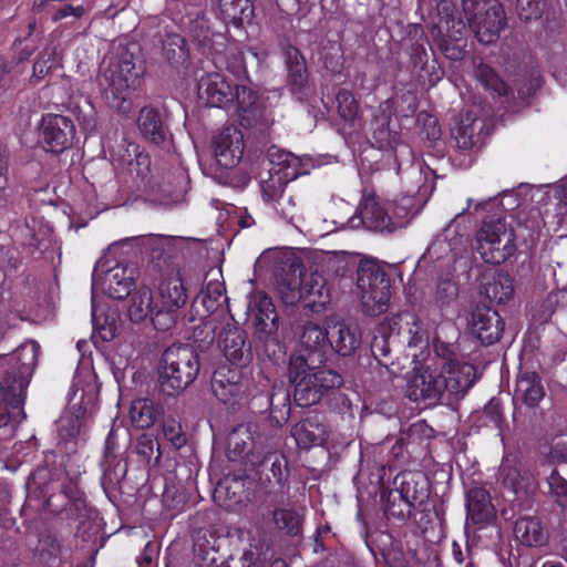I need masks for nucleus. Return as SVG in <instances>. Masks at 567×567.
I'll list each match as a JSON object with an SVG mask.
<instances>
[{
    "mask_svg": "<svg viewBox=\"0 0 567 567\" xmlns=\"http://www.w3.org/2000/svg\"><path fill=\"white\" fill-rule=\"evenodd\" d=\"M288 71L287 85L297 100L303 101L309 94L308 72L300 51L295 47L285 50Z\"/></svg>",
    "mask_w": 567,
    "mask_h": 567,
    "instance_id": "obj_24",
    "label": "nucleus"
},
{
    "mask_svg": "<svg viewBox=\"0 0 567 567\" xmlns=\"http://www.w3.org/2000/svg\"><path fill=\"white\" fill-rule=\"evenodd\" d=\"M404 483L405 481H402V487L390 493V497L393 499V505L388 507L390 515L402 519L410 514L413 503L416 499L415 495L411 494L409 488L405 489L403 487Z\"/></svg>",
    "mask_w": 567,
    "mask_h": 567,
    "instance_id": "obj_43",
    "label": "nucleus"
},
{
    "mask_svg": "<svg viewBox=\"0 0 567 567\" xmlns=\"http://www.w3.org/2000/svg\"><path fill=\"white\" fill-rule=\"evenodd\" d=\"M39 344L28 341L21 344L10 357L18 363L17 374L0 383V436L12 435L17 423L24 419L23 404L29 380L24 377L37 365Z\"/></svg>",
    "mask_w": 567,
    "mask_h": 567,
    "instance_id": "obj_3",
    "label": "nucleus"
},
{
    "mask_svg": "<svg viewBox=\"0 0 567 567\" xmlns=\"http://www.w3.org/2000/svg\"><path fill=\"white\" fill-rule=\"evenodd\" d=\"M83 13L84 8L82 6L65 4L54 12L53 20L58 21L71 16L74 18H79Z\"/></svg>",
    "mask_w": 567,
    "mask_h": 567,
    "instance_id": "obj_57",
    "label": "nucleus"
},
{
    "mask_svg": "<svg viewBox=\"0 0 567 567\" xmlns=\"http://www.w3.org/2000/svg\"><path fill=\"white\" fill-rule=\"evenodd\" d=\"M268 158L270 167L267 178L260 181V190L264 202L269 206L282 198L288 183L309 174L313 165L308 157H298L277 147L268 151Z\"/></svg>",
    "mask_w": 567,
    "mask_h": 567,
    "instance_id": "obj_5",
    "label": "nucleus"
},
{
    "mask_svg": "<svg viewBox=\"0 0 567 567\" xmlns=\"http://www.w3.org/2000/svg\"><path fill=\"white\" fill-rule=\"evenodd\" d=\"M515 538L524 546L540 547L547 543V533L536 517H523L514 526Z\"/></svg>",
    "mask_w": 567,
    "mask_h": 567,
    "instance_id": "obj_36",
    "label": "nucleus"
},
{
    "mask_svg": "<svg viewBox=\"0 0 567 567\" xmlns=\"http://www.w3.org/2000/svg\"><path fill=\"white\" fill-rule=\"evenodd\" d=\"M338 112L346 121H353L360 113L359 104L348 90H340L337 94Z\"/></svg>",
    "mask_w": 567,
    "mask_h": 567,
    "instance_id": "obj_47",
    "label": "nucleus"
},
{
    "mask_svg": "<svg viewBox=\"0 0 567 567\" xmlns=\"http://www.w3.org/2000/svg\"><path fill=\"white\" fill-rule=\"evenodd\" d=\"M382 116L379 118L375 116L373 120V138L380 150H392L396 154L409 153V147L404 144H398L395 136L389 130L390 115L392 112V102L385 101L379 106Z\"/></svg>",
    "mask_w": 567,
    "mask_h": 567,
    "instance_id": "obj_29",
    "label": "nucleus"
},
{
    "mask_svg": "<svg viewBox=\"0 0 567 567\" xmlns=\"http://www.w3.org/2000/svg\"><path fill=\"white\" fill-rule=\"evenodd\" d=\"M198 96L213 107H227L236 104L238 110L248 111L257 101L256 94L246 86L233 87L218 72L207 73L198 82Z\"/></svg>",
    "mask_w": 567,
    "mask_h": 567,
    "instance_id": "obj_12",
    "label": "nucleus"
},
{
    "mask_svg": "<svg viewBox=\"0 0 567 567\" xmlns=\"http://www.w3.org/2000/svg\"><path fill=\"white\" fill-rule=\"evenodd\" d=\"M291 435L301 449H310L323 444L328 437L327 426L318 416L308 417L291 429Z\"/></svg>",
    "mask_w": 567,
    "mask_h": 567,
    "instance_id": "obj_27",
    "label": "nucleus"
},
{
    "mask_svg": "<svg viewBox=\"0 0 567 567\" xmlns=\"http://www.w3.org/2000/svg\"><path fill=\"white\" fill-rule=\"evenodd\" d=\"M477 120H471L470 115L466 116L465 121H462V125L457 130L455 138L457 144L467 148L474 144V126L476 125Z\"/></svg>",
    "mask_w": 567,
    "mask_h": 567,
    "instance_id": "obj_52",
    "label": "nucleus"
},
{
    "mask_svg": "<svg viewBox=\"0 0 567 567\" xmlns=\"http://www.w3.org/2000/svg\"><path fill=\"white\" fill-rule=\"evenodd\" d=\"M409 177L416 178L417 189L416 196L417 200H426L427 197L434 189V184L430 181L431 172L427 169L423 171V167L420 163H413L406 171Z\"/></svg>",
    "mask_w": 567,
    "mask_h": 567,
    "instance_id": "obj_45",
    "label": "nucleus"
},
{
    "mask_svg": "<svg viewBox=\"0 0 567 567\" xmlns=\"http://www.w3.org/2000/svg\"><path fill=\"white\" fill-rule=\"evenodd\" d=\"M286 303L302 300L313 311H319L331 301V290L322 275L306 272L299 264H292L287 278L278 284Z\"/></svg>",
    "mask_w": 567,
    "mask_h": 567,
    "instance_id": "obj_7",
    "label": "nucleus"
},
{
    "mask_svg": "<svg viewBox=\"0 0 567 567\" xmlns=\"http://www.w3.org/2000/svg\"><path fill=\"white\" fill-rule=\"evenodd\" d=\"M163 408L147 398L136 399L131 403L128 417L136 429H148L162 416Z\"/></svg>",
    "mask_w": 567,
    "mask_h": 567,
    "instance_id": "obj_34",
    "label": "nucleus"
},
{
    "mask_svg": "<svg viewBox=\"0 0 567 567\" xmlns=\"http://www.w3.org/2000/svg\"><path fill=\"white\" fill-rule=\"evenodd\" d=\"M269 207L282 219L295 224L300 218L297 215V205L292 195H284L275 204H270Z\"/></svg>",
    "mask_w": 567,
    "mask_h": 567,
    "instance_id": "obj_48",
    "label": "nucleus"
},
{
    "mask_svg": "<svg viewBox=\"0 0 567 567\" xmlns=\"http://www.w3.org/2000/svg\"><path fill=\"white\" fill-rule=\"evenodd\" d=\"M475 76L486 90L496 93L498 96L506 95L507 85L488 65L480 64L475 70Z\"/></svg>",
    "mask_w": 567,
    "mask_h": 567,
    "instance_id": "obj_44",
    "label": "nucleus"
},
{
    "mask_svg": "<svg viewBox=\"0 0 567 567\" xmlns=\"http://www.w3.org/2000/svg\"><path fill=\"white\" fill-rule=\"evenodd\" d=\"M482 293L491 301L505 303L514 296L513 281L508 275L501 271L485 275Z\"/></svg>",
    "mask_w": 567,
    "mask_h": 567,
    "instance_id": "obj_35",
    "label": "nucleus"
},
{
    "mask_svg": "<svg viewBox=\"0 0 567 567\" xmlns=\"http://www.w3.org/2000/svg\"><path fill=\"white\" fill-rule=\"evenodd\" d=\"M115 451V439L114 434L111 431L105 440V451H104V457L105 461H109L114 455Z\"/></svg>",
    "mask_w": 567,
    "mask_h": 567,
    "instance_id": "obj_62",
    "label": "nucleus"
},
{
    "mask_svg": "<svg viewBox=\"0 0 567 567\" xmlns=\"http://www.w3.org/2000/svg\"><path fill=\"white\" fill-rule=\"evenodd\" d=\"M543 0H517V13L522 20H536L542 16Z\"/></svg>",
    "mask_w": 567,
    "mask_h": 567,
    "instance_id": "obj_51",
    "label": "nucleus"
},
{
    "mask_svg": "<svg viewBox=\"0 0 567 567\" xmlns=\"http://www.w3.org/2000/svg\"><path fill=\"white\" fill-rule=\"evenodd\" d=\"M357 287L363 311L379 316L386 311L391 298L390 279L374 260H362L358 268Z\"/></svg>",
    "mask_w": 567,
    "mask_h": 567,
    "instance_id": "obj_10",
    "label": "nucleus"
},
{
    "mask_svg": "<svg viewBox=\"0 0 567 567\" xmlns=\"http://www.w3.org/2000/svg\"><path fill=\"white\" fill-rule=\"evenodd\" d=\"M225 293L223 281L218 279L207 281L192 305L195 316L204 320L215 313H224V305L227 301Z\"/></svg>",
    "mask_w": 567,
    "mask_h": 567,
    "instance_id": "obj_23",
    "label": "nucleus"
},
{
    "mask_svg": "<svg viewBox=\"0 0 567 567\" xmlns=\"http://www.w3.org/2000/svg\"><path fill=\"white\" fill-rule=\"evenodd\" d=\"M198 372V357L190 347H169L162 358L159 369L161 389L171 395L178 393L194 382Z\"/></svg>",
    "mask_w": 567,
    "mask_h": 567,
    "instance_id": "obj_9",
    "label": "nucleus"
},
{
    "mask_svg": "<svg viewBox=\"0 0 567 567\" xmlns=\"http://www.w3.org/2000/svg\"><path fill=\"white\" fill-rule=\"evenodd\" d=\"M157 322L172 328L177 320V313L188 301L187 289L178 272L163 277L155 292Z\"/></svg>",
    "mask_w": 567,
    "mask_h": 567,
    "instance_id": "obj_15",
    "label": "nucleus"
},
{
    "mask_svg": "<svg viewBox=\"0 0 567 567\" xmlns=\"http://www.w3.org/2000/svg\"><path fill=\"white\" fill-rule=\"evenodd\" d=\"M137 127L143 137L151 143L161 144L166 138L159 112L154 107L145 106L140 111Z\"/></svg>",
    "mask_w": 567,
    "mask_h": 567,
    "instance_id": "obj_37",
    "label": "nucleus"
},
{
    "mask_svg": "<svg viewBox=\"0 0 567 567\" xmlns=\"http://www.w3.org/2000/svg\"><path fill=\"white\" fill-rule=\"evenodd\" d=\"M254 8L249 0H219V16L226 23L236 27L249 22Z\"/></svg>",
    "mask_w": 567,
    "mask_h": 567,
    "instance_id": "obj_40",
    "label": "nucleus"
},
{
    "mask_svg": "<svg viewBox=\"0 0 567 567\" xmlns=\"http://www.w3.org/2000/svg\"><path fill=\"white\" fill-rule=\"evenodd\" d=\"M417 210L410 197L393 204L365 189L359 205V224L369 230L392 233L404 227Z\"/></svg>",
    "mask_w": 567,
    "mask_h": 567,
    "instance_id": "obj_4",
    "label": "nucleus"
},
{
    "mask_svg": "<svg viewBox=\"0 0 567 567\" xmlns=\"http://www.w3.org/2000/svg\"><path fill=\"white\" fill-rule=\"evenodd\" d=\"M227 489H228L227 481L220 482L215 489V494H214L215 499L220 502L223 499L224 495L226 494Z\"/></svg>",
    "mask_w": 567,
    "mask_h": 567,
    "instance_id": "obj_63",
    "label": "nucleus"
},
{
    "mask_svg": "<svg viewBox=\"0 0 567 567\" xmlns=\"http://www.w3.org/2000/svg\"><path fill=\"white\" fill-rule=\"evenodd\" d=\"M456 291H457L456 286L452 281L444 280L439 286L437 295H439V298H441V299L453 298L454 296H456Z\"/></svg>",
    "mask_w": 567,
    "mask_h": 567,
    "instance_id": "obj_61",
    "label": "nucleus"
},
{
    "mask_svg": "<svg viewBox=\"0 0 567 567\" xmlns=\"http://www.w3.org/2000/svg\"><path fill=\"white\" fill-rule=\"evenodd\" d=\"M163 434L165 439L175 447L181 449L186 443V436L182 426L175 419H168L163 424Z\"/></svg>",
    "mask_w": 567,
    "mask_h": 567,
    "instance_id": "obj_49",
    "label": "nucleus"
},
{
    "mask_svg": "<svg viewBox=\"0 0 567 567\" xmlns=\"http://www.w3.org/2000/svg\"><path fill=\"white\" fill-rule=\"evenodd\" d=\"M464 13L480 42H494L505 25V12L497 0H462Z\"/></svg>",
    "mask_w": 567,
    "mask_h": 567,
    "instance_id": "obj_13",
    "label": "nucleus"
},
{
    "mask_svg": "<svg viewBox=\"0 0 567 567\" xmlns=\"http://www.w3.org/2000/svg\"><path fill=\"white\" fill-rule=\"evenodd\" d=\"M289 375L295 386V400L300 406L316 404L324 392L342 384V377L336 371L311 369L302 359L291 362Z\"/></svg>",
    "mask_w": 567,
    "mask_h": 567,
    "instance_id": "obj_8",
    "label": "nucleus"
},
{
    "mask_svg": "<svg viewBox=\"0 0 567 567\" xmlns=\"http://www.w3.org/2000/svg\"><path fill=\"white\" fill-rule=\"evenodd\" d=\"M248 309L256 319L258 331L271 336L278 330V316L271 299L262 291L249 296Z\"/></svg>",
    "mask_w": 567,
    "mask_h": 567,
    "instance_id": "obj_25",
    "label": "nucleus"
},
{
    "mask_svg": "<svg viewBox=\"0 0 567 567\" xmlns=\"http://www.w3.org/2000/svg\"><path fill=\"white\" fill-rule=\"evenodd\" d=\"M548 486L556 502L565 506L567 504V481L556 470L548 477Z\"/></svg>",
    "mask_w": 567,
    "mask_h": 567,
    "instance_id": "obj_50",
    "label": "nucleus"
},
{
    "mask_svg": "<svg viewBox=\"0 0 567 567\" xmlns=\"http://www.w3.org/2000/svg\"><path fill=\"white\" fill-rule=\"evenodd\" d=\"M451 233V226L444 229V233L439 235L432 244L427 247L425 254L421 258V262H440L450 265L455 260L457 243L462 240V237L449 240Z\"/></svg>",
    "mask_w": 567,
    "mask_h": 567,
    "instance_id": "obj_33",
    "label": "nucleus"
},
{
    "mask_svg": "<svg viewBox=\"0 0 567 567\" xmlns=\"http://www.w3.org/2000/svg\"><path fill=\"white\" fill-rule=\"evenodd\" d=\"M237 380V371L228 370V374H226L224 368L218 369L215 371L212 379V391L214 395L223 403L231 402L240 392Z\"/></svg>",
    "mask_w": 567,
    "mask_h": 567,
    "instance_id": "obj_38",
    "label": "nucleus"
},
{
    "mask_svg": "<svg viewBox=\"0 0 567 567\" xmlns=\"http://www.w3.org/2000/svg\"><path fill=\"white\" fill-rule=\"evenodd\" d=\"M523 186L529 185L522 184L516 189L504 192L499 200L497 198H488L486 200L475 203V210H489L496 205L502 206L504 210H513L529 203L536 204L535 200L530 199V195L518 194Z\"/></svg>",
    "mask_w": 567,
    "mask_h": 567,
    "instance_id": "obj_41",
    "label": "nucleus"
},
{
    "mask_svg": "<svg viewBox=\"0 0 567 567\" xmlns=\"http://www.w3.org/2000/svg\"><path fill=\"white\" fill-rule=\"evenodd\" d=\"M45 471H37L32 476H30L28 481V486L37 485L40 483V480L44 478Z\"/></svg>",
    "mask_w": 567,
    "mask_h": 567,
    "instance_id": "obj_64",
    "label": "nucleus"
},
{
    "mask_svg": "<svg viewBox=\"0 0 567 567\" xmlns=\"http://www.w3.org/2000/svg\"><path fill=\"white\" fill-rule=\"evenodd\" d=\"M306 508L297 504H287L277 507L272 513L276 527L290 536H298L302 532Z\"/></svg>",
    "mask_w": 567,
    "mask_h": 567,
    "instance_id": "obj_32",
    "label": "nucleus"
},
{
    "mask_svg": "<svg viewBox=\"0 0 567 567\" xmlns=\"http://www.w3.org/2000/svg\"><path fill=\"white\" fill-rule=\"evenodd\" d=\"M476 248L485 262L501 265L516 252V235L504 219L484 220L476 234Z\"/></svg>",
    "mask_w": 567,
    "mask_h": 567,
    "instance_id": "obj_11",
    "label": "nucleus"
},
{
    "mask_svg": "<svg viewBox=\"0 0 567 567\" xmlns=\"http://www.w3.org/2000/svg\"><path fill=\"white\" fill-rule=\"evenodd\" d=\"M518 194L530 195L544 214L563 218L567 215V178L547 186H523Z\"/></svg>",
    "mask_w": 567,
    "mask_h": 567,
    "instance_id": "obj_18",
    "label": "nucleus"
},
{
    "mask_svg": "<svg viewBox=\"0 0 567 567\" xmlns=\"http://www.w3.org/2000/svg\"><path fill=\"white\" fill-rule=\"evenodd\" d=\"M155 449L159 452V444L156 439L150 434H143L138 437L136 443V452L138 455L143 456L145 460H150L154 454ZM161 453H158L157 457H159Z\"/></svg>",
    "mask_w": 567,
    "mask_h": 567,
    "instance_id": "obj_53",
    "label": "nucleus"
},
{
    "mask_svg": "<svg viewBox=\"0 0 567 567\" xmlns=\"http://www.w3.org/2000/svg\"><path fill=\"white\" fill-rule=\"evenodd\" d=\"M391 334H396L409 347H423L429 341V330L413 312L403 311L390 320Z\"/></svg>",
    "mask_w": 567,
    "mask_h": 567,
    "instance_id": "obj_21",
    "label": "nucleus"
},
{
    "mask_svg": "<svg viewBox=\"0 0 567 567\" xmlns=\"http://www.w3.org/2000/svg\"><path fill=\"white\" fill-rule=\"evenodd\" d=\"M38 132V143L47 152L61 153L69 148L75 135L73 121L61 114L42 116Z\"/></svg>",
    "mask_w": 567,
    "mask_h": 567,
    "instance_id": "obj_16",
    "label": "nucleus"
},
{
    "mask_svg": "<svg viewBox=\"0 0 567 567\" xmlns=\"http://www.w3.org/2000/svg\"><path fill=\"white\" fill-rule=\"evenodd\" d=\"M97 405V392L93 386L75 390L68 409L58 421V431L62 439H76L82 435Z\"/></svg>",
    "mask_w": 567,
    "mask_h": 567,
    "instance_id": "obj_14",
    "label": "nucleus"
},
{
    "mask_svg": "<svg viewBox=\"0 0 567 567\" xmlns=\"http://www.w3.org/2000/svg\"><path fill=\"white\" fill-rule=\"evenodd\" d=\"M167 240L168 238L162 235H147L125 238L110 246L107 254L95 264L92 274V321L94 326L97 293H105L114 299H123L130 295L138 276L135 266L111 258L117 246L135 241L145 250L155 251L162 249Z\"/></svg>",
    "mask_w": 567,
    "mask_h": 567,
    "instance_id": "obj_1",
    "label": "nucleus"
},
{
    "mask_svg": "<svg viewBox=\"0 0 567 567\" xmlns=\"http://www.w3.org/2000/svg\"><path fill=\"white\" fill-rule=\"evenodd\" d=\"M271 472L275 478L281 481L287 472V460L282 454L274 453L271 456Z\"/></svg>",
    "mask_w": 567,
    "mask_h": 567,
    "instance_id": "obj_56",
    "label": "nucleus"
},
{
    "mask_svg": "<svg viewBox=\"0 0 567 567\" xmlns=\"http://www.w3.org/2000/svg\"><path fill=\"white\" fill-rule=\"evenodd\" d=\"M328 328L332 329L329 344L341 355H349L360 346V333L357 326L334 321L331 317L327 320Z\"/></svg>",
    "mask_w": 567,
    "mask_h": 567,
    "instance_id": "obj_26",
    "label": "nucleus"
},
{
    "mask_svg": "<svg viewBox=\"0 0 567 567\" xmlns=\"http://www.w3.org/2000/svg\"><path fill=\"white\" fill-rule=\"evenodd\" d=\"M16 250L13 249H0V268L3 270L13 269L17 267Z\"/></svg>",
    "mask_w": 567,
    "mask_h": 567,
    "instance_id": "obj_59",
    "label": "nucleus"
},
{
    "mask_svg": "<svg viewBox=\"0 0 567 567\" xmlns=\"http://www.w3.org/2000/svg\"><path fill=\"white\" fill-rule=\"evenodd\" d=\"M257 425L254 423L240 424L235 427L228 436V450L235 456L248 454H260L261 451L256 442Z\"/></svg>",
    "mask_w": 567,
    "mask_h": 567,
    "instance_id": "obj_31",
    "label": "nucleus"
},
{
    "mask_svg": "<svg viewBox=\"0 0 567 567\" xmlns=\"http://www.w3.org/2000/svg\"><path fill=\"white\" fill-rule=\"evenodd\" d=\"M442 51L447 59L454 61L461 60L464 55V50L460 45L453 43L446 42L442 44Z\"/></svg>",
    "mask_w": 567,
    "mask_h": 567,
    "instance_id": "obj_60",
    "label": "nucleus"
},
{
    "mask_svg": "<svg viewBox=\"0 0 567 567\" xmlns=\"http://www.w3.org/2000/svg\"><path fill=\"white\" fill-rule=\"evenodd\" d=\"M467 515L465 520V530L475 532L484 525L491 523L495 517V509L491 503L489 494L481 487L471 488L467 492Z\"/></svg>",
    "mask_w": 567,
    "mask_h": 567,
    "instance_id": "obj_22",
    "label": "nucleus"
},
{
    "mask_svg": "<svg viewBox=\"0 0 567 567\" xmlns=\"http://www.w3.org/2000/svg\"><path fill=\"white\" fill-rule=\"evenodd\" d=\"M9 156L4 146L0 143V194L8 186Z\"/></svg>",
    "mask_w": 567,
    "mask_h": 567,
    "instance_id": "obj_54",
    "label": "nucleus"
},
{
    "mask_svg": "<svg viewBox=\"0 0 567 567\" xmlns=\"http://www.w3.org/2000/svg\"><path fill=\"white\" fill-rule=\"evenodd\" d=\"M544 389L535 372L523 373L516 382L515 398L535 406L544 398Z\"/></svg>",
    "mask_w": 567,
    "mask_h": 567,
    "instance_id": "obj_39",
    "label": "nucleus"
},
{
    "mask_svg": "<svg viewBox=\"0 0 567 567\" xmlns=\"http://www.w3.org/2000/svg\"><path fill=\"white\" fill-rule=\"evenodd\" d=\"M128 316L134 322H141L146 318H151L156 329L168 330L167 327L161 326V322H157L156 299L147 288L138 289L132 296L128 307Z\"/></svg>",
    "mask_w": 567,
    "mask_h": 567,
    "instance_id": "obj_30",
    "label": "nucleus"
},
{
    "mask_svg": "<svg viewBox=\"0 0 567 567\" xmlns=\"http://www.w3.org/2000/svg\"><path fill=\"white\" fill-rule=\"evenodd\" d=\"M220 347L226 359L234 365H246L251 358L250 348L246 347L245 332L236 327L224 332Z\"/></svg>",
    "mask_w": 567,
    "mask_h": 567,
    "instance_id": "obj_28",
    "label": "nucleus"
},
{
    "mask_svg": "<svg viewBox=\"0 0 567 567\" xmlns=\"http://www.w3.org/2000/svg\"><path fill=\"white\" fill-rule=\"evenodd\" d=\"M138 75L134 56L128 51L111 58L99 76L100 86L109 105L121 112H127L125 103L131 90L136 87Z\"/></svg>",
    "mask_w": 567,
    "mask_h": 567,
    "instance_id": "obj_6",
    "label": "nucleus"
},
{
    "mask_svg": "<svg viewBox=\"0 0 567 567\" xmlns=\"http://www.w3.org/2000/svg\"><path fill=\"white\" fill-rule=\"evenodd\" d=\"M550 457L556 461L567 458V435L560 436L551 446Z\"/></svg>",
    "mask_w": 567,
    "mask_h": 567,
    "instance_id": "obj_58",
    "label": "nucleus"
},
{
    "mask_svg": "<svg viewBox=\"0 0 567 567\" xmlns=\"http://www.w3.org/2000/svg\"><path fill=\"white\" fill-rule=\"evenodd\" d=\"M110 158L118 172L144 178L150 172V156L141 150L140 145L122 140L110 150Z\"/></svg>",
    "mask_w": 567,
    "mask_h": 567,
    "instance_id": "obj_17",
    "label": "nucleus"
},
{
    "mask_svg": "<svg viewBox=\"0 0 567 567\" xmlns=\"http://www.w3.org/2000/svg\"><path fill=\"white\" fill-rule=\"evenodd\" d=\"M468 324L472 332L486 344L497 342L505 327L498 312L486 306L476 307L471 312Z\"/></svg>",
    "mask_w": 567,
    "mask_h": 567,
    "instance_id": "obj_19",
    "label": "nucleus"
},
{
    "mask_svg": "<svg viewBox=\"0 0 567 567\" xmlns=\"http://www.w3.org/2000/svg\"><path fill=\"white\" fill-rule=\"evenodd\" d=\"M244 136L233 126L226 127L214 140V154L220 167L236 166L244 154Z\"/></svg>",
    "mask_w": 567,
    "mask_h": 567,
    "instance_id": "obj_20",
    "label": "nucleus"
},
{
    "mask_svg": "<svg viewBox=\"0 0 567 567\" xmlns=\"http://www.w3.org/2000/svg\"><path fill=\"white\" fill-rule=\"evenodd\" d=\"M182 44H183V39L179 35H177V34L168 35L167 40L163 44L164 56L167 60L174 59L176 56V49L181 50Z\"/></svg>",
    "mask_w": 567,
    "mask_h": 567,
    "instance_id": "obj_55",
    "label": "nucleus"
},
{
    "mask_svg": "<svg viewBox=\"0 0 567 567\" xmlns=\"http://www.w3.org/2000/svg\"><path fill=\"white\" fill-rule=\"evenodd\" d=\"M56 62L55 48L47 47L39 54L33 65L32 81L38 83L41 81L54 66Z\"/></svg>",
    "mask_w": 567,
    "mask_h": 567,
    "instance_id": "obj_46",
    "label": "nucleus"
},
{
    "mask_svg": "<svg viewBox=\"0 0 567 567\" xmlns=\"http://www.w3.org/2000/svg\"><path fill=\"white\" fill-rule=\"evenodd\" d=\"M475 380V369L470 363L442 361L434 368L415 371L409 379L406 395L425 406L436 405L444 393L463 396Z\"/></svg>",
    "mask_w": 567,
    "mask_h": 567,
    "instance_id": "obj_2",
    "label": "nucleus"
},
{
    "mask_svg": "<svg viewBox=\"0 0 567 567\" xmlns=\"http://www.w3.org/2000/svg\"><path fill=\"white\" fill-rule=\"evenodd\" d=\"M300 342L309 352L322 351L329 344L328 331L315 322H307L303 326Z\"/></svg>",
    "mask_w": 567,
    "mask_h": 567,
    "instance_id": "obj_42",
    "label": "nucleus"
}]
</instances>
